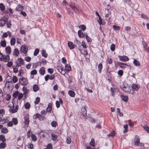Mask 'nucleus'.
<instances>
[{
	"label": "nucleus",
	"mask_w": 149,
	"mask_h": 149,
	"mask_svg": "<svg viewBox=\"0 0 149 149\" xmlns=\"http://www.w3.org/2000/svg\"><path fill=\"white\" fill-rule=\"evenodd\" d=\"M76 44H75V47L77 48L80 51L81 54L84 55H87L88 54V52L87 50L84 49V50L82 48L81 42L76 39Z\"/></svg>",
	"instance_id": "1"
},
{
	"label": "nucleus",
	"mask_w": 149,
	"mask_h": 149,
	"mask_svg": "<svg viewBox=\"0 0 149 149\" xmlns=\"http://www.w3.org/2000/svg\"><path fill=\"white\" fill-rule=\"evenodd\" d=\"M8 107L9 109V111L11 113H14L17 112L19 106L17 104L15 107V109H14L15 107L13 103L12 105L10 104L8 106Z\"/></svg>",
	"instance_id": "2"
},
{
	"label": "nucleus",
	"mask_w": 149,
	"mask_h": 149,
	"mask_svg": "<svg viewBox=\"0 0 149 149\" xmlns=\"http://www.w3.org/2000/svg\"><path fill=\"white\" fill-rule=\"evenodd\" d=\"M123 91L127 93L133 94L134 92V91L132 88V87H130L129 86H127L124 89Z\"/></svg>",
	"instance_id": "3"
},
{
	"label": "nucleus",
	"mask_w": 149,
	"mask_h": 149,
	"mask_svg": "<svg viewBox=\"0 0 149 149\" xmlns=\"http://www.w3.org/2000/svg\"><path fill=\"white\" fill-rule=\"evenodd\" d=\"M16 67L20 66L24 64V60L21 58L17 59L15 62Z\"/></svg>",
	"instance_id": "4"
},
{
	"label": "nucleus",
	"mask_w": 149,
	"mask_h": 149,
	"mask_svg": "<svg viewBox=\"0 0 149 149\" xmlns=\"http://www.w3.org/2000/svg\"><path fill=\"white\" fill-rule=\"evenodd\" d=\"M19 83L22 85H26L28 83V81L27 78H25L23 77L20 78L19 79Z\"/></svg>",
	"instance_id": "5"
},
{
	"label": "nucleus",
	"mask_w": 149,
	"mask_h": 149,
	"mask_svg": "<svg viewBox=\"0 0 149 149\" xmlns=\"http://www.w3.org/2000/svg\"><path fill=\"white\" fill-rule=\"evenodd\" d=\"M134 141L135 145L141 146H143V143H140V139L139 138V137L138 136H135Z\"/></svg>",
	"instance_id": "6"
},
{
	"label": "nucleus",
	"mask_w": 149,
	"mask_h": 149,
	"mask_svg": "<svg viewBox=\"0 0 149 149\" xmlns=\"http://www.w3.org/2000/svg\"><path fill=\"white\" fill-rule=\"evenodd\" d=\"M8 20V19L5 18V17H3L0 20V26H4Z\"/></svg>",
	"instance_id": "7"
},
{
	"label": "nucleus",
	"mask_w": 149,
	"mask_h": 149,
	"mask_svg": "<svg viewBox=\"0 0 149 149\" xmlns=\"http://www.w3.org/2000/svg\"><path fill=\"white\" fill-rule=\"evenodd\" d=\"M28 50V47L26 46H22L20 49V52L24 54H26Z\"/></svg>",
	"instance_id": "8"
},
{
	"label": "nucleus",
	"mask_w": 149,
	"mask_h": 149,
	"mask_svg": "<svg viewBox=\"0 0 149 149\" xmlns=\"http://www.w3.org/2000/svg\"><path fill=\"white\" fill-rule=\"evenodd\" d=\"M118 58L120 61H128L129 60L128 57L125 56H119Z\"/></svg>",
	"instance_id": "9"
},
{
	"label": "nucleus",
	"mask_w": 149,
	"mask_h": 149,
	"mask_svg": "<svg viewBox=\"0 0 149 149\" xmlns=\"http://www.w3.org/2000/svg\"><path fill=\"white\" fill-rule=\"evenodd\" d=\"M19 54V51L17 48H15L13 51V54L15 56H17Z\"/></svg>",
	"instance_id": "10"
},
{
	"label": "nucleus",
	"mask_w": 149,
	"mask_h": 149,
	"mask_svg": "<svg viewBox=\"0 0 149 149\" xmlns=\"http://www.w3.org/2000/svg\"><path fill=\"white\" fill-rule=\"evenodd\" d=\"M45 68L44 67H42L40 69L39 72V73L41 75H43L45 74Z\"/></svg>",
	"instance_id": "11"
},
{
	"label": "nucleus",
	"mask_w": 149,
	"mask_h": 149,
	"mask_svg": "<svg viewBox=\"0 0 149 149\" xmlns=\"http://www.w3.org/2000/svg\"><path fill=\"white\" fill-rule=\"evenodd\" d=\"M120 97L124 101L127 102L128 101V97L127 96L121 95H120Z\"/></svg>",
	"instance_id": "12"
},
{
	"label": "nucleus",
	"mask_w": 149,
	"mask_h": 149,
	"mask_svg": "<svg viewBox=\"0 0 149 149\" xmlns=\"http://www.w3.org/2000/svg\"><path fill=\"white\" fill-rule=\"evenodd\" d=\"M133 63L134 65L136 66L140 67L141 66V64L140 62L136 59H134L133 61Z\"/></svg>",
	"instance_id": "13"
},
{
	"label": "nucleus",
	"mask_w": 149,
	"mask_h": 149,
	"mask_svg": "<svg viewBox=\"0 0 149 149\" xmlns=\"http://www.w3.org/2000/svg\"><path fill=\"white\" fill-rule=\"evenodd\" d=\"M5 50L7 53V54L9 55L11 52V48L10 47V46H7L5 48Z\"/></svg>",
	"instance_id": "14"
},
{
	"label": "nucleus",
	"mask_w": 149,
	"mask_h": 149,
	"mask_svg": "<svg viewBox=\"0 0 149 149\" xmlns=\"http://www.w3.org/2000/svg\"><path fill=\"white\" fill-rule=\"evenodd\" d=\"M78 34L80 38H83L84 37V34L83 33L81 30L78 31Z\"/></svg>",
	"instance_id": "15"
},
{
	"label": "nucleus",
	"mask_w": 149,
	"mask_h": 149,
	"mask_svg": "<svg viewBox=\"0 0 149 149\" xmlns=\"http://www.w3.org/2000/svg\"><path fill=\"white\" fill-rule=\"evenodd\" d=\"M68 47L70 49H72L74 48V45L73 43L71 42H68Z\"/></svg>",
	"instance_id": "16"
},
{
	"label": "nucleus",
	"mask_w": 149,
	"mask_h": 149,
	"mask_svg": "<svg viewBox=\"0 0 149 149\" xmlns=\"http://www.w3.org/2000/svg\"><path fill=\"white\" fill-rule=\"evenodd\" d=\"M8 55H8H5L4 58L3 60V61L6 62L9 60L10 57Z\"/></svg>",
	"instance_id": "17"
},
{
	"label": "nucleus",
	"mask_w": 149,
	"mask_h": 149,
	"mask_svg": "<svg viewBox=\"0 0 149 149\" xmlns=\"http://www.w3.org/2000/svg\"><path fill=\"white\" fill-rule=\"evenodd\" d=\"M99 17L98 19H97V21L99 23V24L100 25H101V24L104 25L105 24V22H102V19H101V18L100 16H99V17Z\"/></svg>",
	"instance_id": "18"
},
{
	"label": "nucleus",
	"mask_w": 149,
	"mask_h": 149,
	"mask_svg": "<svg viewBox=\"0 0 149 149\" xmlns=\"http://www.w3.org/2000/svg\"><path fill=\"white\" fill-rule=\"evenodd\" d=\"M69 95L71 97H74L75 95V93L72 90H70L68 92Z\"/></svg>",
	"instance_id": "19"
},
{
	"label": "nucleus",
	"mask_w": 149,
	"mask_h": 149,
	"mask_svg": "<svg viewBox=\"0 0 149 149\" xmlns=\"http://www.w3.org/2000/svg\"><path fill=\"white\" fill-rule=\"evenodd\" d=\"M16 10L18 11L22 10L23 9V7L21 5H18L16 8Z\"/></svg>",
	"instance_id": "20"
},
{
	"label": "nucleus",
	"mask_w": 149,
	"mask_h": 149,
	"mask_svg": "<svg viewBox=\"0 0 149 149\" xmlns=\"http://www.w3.org/2000/svg\"><path fill=\"white\" fill-rule=\"evenodd\" d=\"M0 43L2 47H4L6 46V42L5 39L3 40H1Z\"/></svg>",
	"instance_id": "21"
},
{
	"label": "nucleus",
	"mask_w": 149,
	"mask_h": 149,
	"mask_svg": "<svg viewBox=\"0 0 149 149\" xmlns=\"http://www.w3.org/2000/svg\"><path fill=\"white\" fill-rule=\"evenodd\" d=\"M139 88V86L138 85L133 84L132 85V88L133 90H138Z\"/></svg>",
	"instance_id": "22"
},
{
	"label": "nucleus",
	"mask_w": 149,
	"mask_h": 149,
	"mask_svg": "<svg viewBox=\"0 0 149 149\" xmlns=\"http://www.w3.org/2000/svg\"><path fill=\"white\" fill-rule=\"evenodd\" d=\"M24 120L25 124L27 125V126L28 125L29 122V118L27 117H25L24 118Z\"/></svg>",
	"instance_id": "23"
},
{
	"label": "nucleus",
	"mask_w": 149,
	"mask_h": 149,
	"mask_svg": "<svg viewBox=\"0 0 149 149\" xmlns=\"http://www.w3.org/2000/svg\"><path fill=\"white\" fill-rule=\"evenodd\" d=\"M81 112L83 116H85L87 115V111L85 108H84L81 110Z\"/></svg>",
	"instance_id": "24"
},
{
	"label": "nucleus",
	"mask_w": 149,
	"mask_h": 149,
	"mask_svg": "<svg viewBox=\"0 0 149 149\" xmlns=\"http://www.w3.org/2000/svg\"><path fill=\"white\" fill-rule=\"evenodd\" d=\"M39 89V87L38 85H34L33 86V90L34 91L36 92Z\"/></svg>",
	"instance_id": "25"
},
{
	"label": "nucleus",
	"mask_w": 149,
	"mask_h": 149,
	"mask_svg": "<svg viewBox=\"0 0 149 149\" xmlns=\"http://www.w3.org/2000/svg\"><path fill=\"white\" fill-rule=\"evenodd\" d=\"M65 69L66 71H70L71 69V67L70 66L68 65L67 64L65 65Z\"/></svg>",
	"instance_id": "26"
},
{
	"label": "nucleus",
	"mask_w": 149,
	"mask_h": 149,
	"mask_svg": "<svg viewBox=\"0 0 149 149\" xmlns=\"http://www.w3.org/2000/svg\"><path fill=\"white\" fill-rule=\"evenodd\" d=\"M42 56L45 58H47V54L46 53L45 50L43 49L42 50Z\"/></svg>",
	"instance_id": "27"
},
{
	"label": "nucleus",
	"mask_w": 149,
	"mask_h": 149,
	"mask_svg": "<svg viewBox=\"0 0 149 149\" xmlns=\"http://www.w3.org/2000/svg\"><path fill=\"white\" fill-rule=\"evenodd\" d=\"M1 132L2 133H6L8 132V130L7 128L4 127L2 128Z\"/></svg>",
	"instance_id": "28"
},
{
	"label": "nucleus",
	"mask_w": 149,
	"mask_h": 149,
	"mask_svg": "<svg viewBox=\"0 0 149 149\" xmlns=\"http://www.w3.org/2000/svg\"><path fill=\"white\" fill-rule=\"evenodd\" d=\"M12 121L14 123V124L15 125H17L18 122L17 118H13Z\"/></svg>",
	"instance_id": "29"
},
{
	"label": "nucleus",
	"mask_w": 149,
	"mask_h": 149,
	"mask_svg": "<svg viewBox=\"0 0 149 149\" xmlns=\"http://www.w3.org/2000/svg\"><path fill=\"white\" fill-rule=\"evenodd\" d=\"M95 142L94 139H91V141L89 143L90 145L93 147H94L95 146Z\"/></svg>",
	"instance_id": "30"
},
{
	"label": "nucleus",
	"mask_w": 149,
	"mask_h": 149,
	"mask_svg": "<svg viewBox=\"0 0 149 149\" xmlns=\"http://www.w3.org/2000/svg\"><path fill=\"white\" fill-rule=\"evenodd\" d=\"M0 140L3 142L6 141V139L5 138V136L3 135H0Z\"/></svg>",
	"instance_id": "31"
},
{
	"label": "nucleus",
	"mask_w": 149,
	"mask_h": 149,
	"mask_svg": "<svg viewBox=\"0 0 149 149\" xmlns=\"http://www.w3.org/2000/svg\"><path fill=\"white\" fill-rule=\"evenodd\" d=\"M98 71L100 73L101 72V70L102 68V63H100L98 65Z\"/></svg>",
	"instance_id": "32"
},
{
	"label": "nucleus",
	"mask_w": 149,
	"mask_h": 149,
	"mask_svg": "<svg viewBox=\"0 0 149 149\" xmlns=\"http://www.w3.org/2000/svg\"><path fill=\"white\" fill-rule=\"evenodd\" d=\"M30 107V104L28 102L26 103L24 105V107L26 109H29Z\"/></svg>",
	"instance_id": "33"
},
{
	"label": "nucleus",
	"mask_w": 149,
	"mask_h": 149,
	"mask_svg": "<svg viewBox=\"0 0 149 149\" xmlns=\"http://www.w3.org/2000/svg\"><path fill=\"white\" fill-rule=\"evenodd\" d=\"M38 119L40 120H43L44 119L45 117L42 116L40 114H38Z\"/></svg>",
	"instance_id": "34"
},
{
	"label": "nucleus",
	"mask_w": 149,
	"mask_h": 149,
	"mask_svg": "<svg viewBox=\"0 0 149 149\" xmlns=\"http://www.w3.org/2000/svg\"><path fill=\"white\" fill-rule=\"evenodd\" d=\"M51 136L52 137V139L53 140L55 141L57 139V136L54 133H52L51 134Z\"/></svg>",
	"instance_id": "35"
},
{
	"label": "nucleus",
	"mask_w": 149,
	"mask_h": 149,
	"mask_svg": "<svg viewBox=\"0 0 149 149\" xmlns=\"http://www.w3.org/2000/svg\"><path fill=\"white\" fill-rule=\"evenodd\" d=\"M52 109V107L51 106V105L49 104L48 105V107L46 109V112H49L51 111Z\"/></svg>",
	"instance_id": "36"
},
{
	"label": "nucleus",
	"mask_w": 149,
	"mask_h": 149,
	"mask_svg": "<svg viewBox=\"0 0 149 149\" xmlns=\"http://www.w3.org/2000/svg\"><path fill=\"white\" fill-rule=\"evenodd\" d=\"M15 41L16 40L15 38H12L10 40L11 45H14L15 42Z\"/></svg>",
	"instance_id": "37"
},
{
	"label": "nucleus",
	"mask_w": 149,
	"mask_h": 149,
	"mask_svg": "<svg viewBox=\"0 0 149 149\" xmlns=\"http://www.w3.org/2000/svg\"><path fill=\"white\" fill-rule=\"evenodd\" d=\"M0 9L2 11H3L5 10V6L3 3H0Z\"/></svg>",
	"instance_id": "38"
},
{
	"label": "nucleus",
	"mask_w": 149,
	"mask_h": 149,
	"mask_svg": "<svg viewBox=\"0 0 149 149\" xmlns=\"http://www.w3.org/2000/svg\"><path fill=\"white\" fill-rule=\"evenodd\" d=\"M31 137L32 140L33 141H36L37 140L36 136L33 134H31Z\"/></svg>",
	"instance_id": "39"
},
{
	"label": "nucleus",
	"mask_w": 149,
	"mask_h": 149,
	"mask_svg": "<svg viewBox=\"0 0 149 149\" xmlns=\"http://www.w3.org/2000/svg\"><path fill=\"white\" fill-rule=\"evenodd\" d=\"M143 128L144 129L147 131V132L149 133V127H148L147 125H145L143 127Z\"/></svg>",
	"instance_id": "40"
},
{
	"label": "nucleus",
	"mask_w": 149,
	"mask_h": 149,
	"mask_svg": "<svg viewBox=\"0 0 149 149\" xmlns=\"http://www.w3.org/2000/svg\"><path fill=\"white\" fill-rule=\"evenodd\" d=\"M6 147V144L5 143L3 142L0 144V148H4Z\"/></svg>",
	"instance_id": "41"
},
{
	"label": "nucleus",
	"mask_w": 149,
	"mask_h": 149,
	"mask_svg": "<svg viewBox=\"0 0 149 149\" xmlns=\"http://www.w3.org/2000/svg\"><path fill=\"white\" fill-rule=\"evenodd\" d=\"M13 82L14 83H16L18 81L17 77L15 76H13Z\"/></svg>",
	"instance_id": "42"
},
{
	"label": "nucleus",
	"mask_w": 149,
	"mask_h": 149,
	"mask_svg": "<svg viewBox=\"0 0 149 149\" xmlns=\"http://www.w3.org/2000/svg\"><path fill=\"white\" fill-rule=\"evenodd\" d=\"M115 45L113 44L111 45L110 49L112 51H114L115 50Z\"/></svg>",
	"instance_id": "43"
},
{
	"label": "nucleus",
	"mask_w": 149,
	"mask_h": 149,
	"mask_svg": "<svg viewBox=\"0 0 149 149\" xmlns=\"http://www.w3.org/2000/svg\"><path fill=\"white\" fill-rule=\"evenodd\" d=\"M39 52V49H36L35 50L33 53V55L34 56H36L38 54Z\"/></svg>",
	"instance_id": "44"
},
{
	"label": "nucleus",
	"mask_w": 149,
	"mask_h": 149,
	"mask_svg": "<svg viewBox=\"0 0 149 149\" xmlns=\"http://www.w3.org/2000/svg\"><path fill=\"white\" fill-rule=\"evenodd\" d=\"M46 149H52V147L51 143H49L46 146Z\"/></svg>",
	"instance_id": "45"
},
{
	"label": "nucleus",
	"mask_w": 149,
	"mask_h": 149,
	"mask_svg": "<svg viewBox=\"0 0 149 149\" xmlns=\"http://www.w3.org/2000/svg\"><path fill=\"white\" fill-rule=\"evenodd\" d=\"M19 92L18 91H15L14 93L13 94V96L15 98H16L19 94Z\"/></svg>",
	"instance_id": "46"
},
{
	"label": "nucleus",
	"mask_w": 149,
	"mask_h": 149,
	"mask_svg": "<svg viewBox=\"0 0 149 149\" xmlns=\"http://www.w3.org/2000/svg\"><path fill=\"white\" fill-rule=\"evenodd\" d=\"M79 28L81 29L83 31H85L86 29V27L85 25H82L79 26Z\"/></svg>",
	"instance_id": "47"
},
{
	"label": "nucleus",
	"mask_w": 149,
	"mask_h": 149,
	"mask_svg": "<svg viewBox=\"0 0 149 149\" xmlns=\"http://www.w3.org/2000/svg\"><path fill=\"white\" fill-rule=\"evenodd\" d=\"M17 67H16V65L15 66H13L12 68L13 69V72L16 73L18 71V69L17 68Z\"/></svg>",
	"instance_id": "48"
},
{
	"label": "nucleus",
	"mask_w": 149,
	"mask_h": 149,
	"mask_svg": "<svg viewBox=\"0 0 149 149\" xmlns=\"http://www.w3.org/2000/svg\"><path fill=\"white\" fill-rule=\"evenodd\" d=\"M107 11L108 12V13L107 14H106L105 17H107L110 16L111 15V13L110 12H109V10L108 9H105V12H106Z\"/></svg>",
	"instance_id": "49"
},
{
	"label": "nucleus",
	"mask_w": 149,
	"mask_h": 149,
	"mask_svg": "<svg viewBox=\"0 0 149 149\" xmlns=\"http://www.w3.org/2000/svg\"><path fill=\"white\" fill-rule=\"evenodd\" d=\"M107 63H109V64H112V59L111 58H109L108 57L107 60Z\"/></svg>",
	"instance_id": "50"
},
{
	"label": "nucleus",
	"mask_w": 149,
	"mask_h": 149,
	"mask_svg": "<svg viewBox=\"0 0 149 149\" xmlns=\"http://www.w3.org/2000/svg\"><path fill=\"white\" fill-rule=\"evenodd\" d=\"M51 125L53 127H55L57 125V123L56 121H53L51 122Z\"/></svg>",
	"instance_id": "51"
},
{
	"label": "nucleus",
	"mask_w": 149,
	"mask_h": 149,
	"mask_svg": "<svg viewBox=\"0 0 149 149\" xmlns=\"http://www.w3.org/2000/svg\"><path fill=\"white\" fill-rule=\"evenodd\" d=\"M28 147L30 149H33V145L32 143H29Z\"/></svg>",
	"instance_id": "52"
},
{
	"label": "nucleus",
	"mask_w": 149,
	"mask_h": 149,
	"mask_svg": "<svg viewBox=\"0 0 149 149\" xmlns=\"http://www.w3.org/2000/svg\"><path fill=\"white\" fill-rule=\"evenodd\" d=\"M40 101V98L38 97H37L36 98V100L34 101V103L36 104H38Z\"/></svg>",
	"instance_id": "53"
},
{
	"label": "nucleus",
	"mask_w": 149,
	"mask_h": 149,
	"mask_svg": "<svg viewBox=\"0 0 149 149\" xmlns=\"http://www.w3.org/2000/svg\"><path fill=\"white\" fill-rule=\"evenodd\" d=\"M31 75H36L37 74V71L36 70H32L31 72Z\"/></svg>",
	"instance_id": "54"
},
{
	"label": "nucleus",
	"mask_w": 149,
	"mask_h": 149,
	"mask_svg": "<svg viewBox=\"0 0 149 149\" xmlns=\"http://www.w3.org/2000/svg\"><path fill=\"white\" fill-rule=\"evenodd\" d=\"M141 17L145 19H146L147 20L148 19V17L146 15L143 14H141Z\"/></svg>",
	"instance_id": "55"
},
{
	"label": "nucleus",
	"mask_w": 149,
	"mask_h": 149,
	"mask_svg": "<svg viewBox=\"0 0 149 149\" xmlns=\"http://www.w3.org/2000/svg\"><path fill=\"white\" fill-rule=\"evenodd\" d=\"M5 110L3 109H0V116H3V115L5 114Z\"/></svg>",
	"instance_id": "56"
},
{
	"label": "nucleus",
	"mask_w": 149,
	"mask_h": 149,
	"mask_svg": "<svg viewBox=\"0 0 149 149\" xmlns=\"http://www.w3.org/2000/svg\"><path fill=\"white\" fill-rule=\"evenodd\" d=\"M81 46H82V48H86L87 47V46L86 45L84 41L82 42V44H81Z\"/></svg>",
	"instance_id": "57"
},
{
	"label": "nucleus",
	"mask_w": 149,
	"mask_h": 149,
	"mask_svg": "<svg viewBox=\"0 0 149 149\" xmlns=\"http://www.w3.org/2000/svg\"><path fill=\"white\" fill-rule=\"evenodd\" d=\"M41 63L43 65H45L47 63L46 60L44 58H42L41 60Z\"/></svg>",
	"instance_id": "58"
},
{
	"label": "nucleus",
	"mask_w": 149,
	"mask_h": 149,
	"mask_svg": "<svg viewBox=\"0 0 149 149\" xmlns=\"http://www.w3.org/2000/svg\"><path fill=\"white\" fill-rule=\"evenodd\" d=\"M113 28L115 30H119L120 29V27L119 26H116L115 25L113 26Z\"/></svg>",
	"instance_id": "59"
},
{
	"label": "nucleus",
	"mask_w": 149,
	"mask_h": 149,
	"mask_svg": "<svg viewBox=\"0 0 149 149\" xmlns=\"http://www.w3.org/2000/svg\"><path fill=\"white\" fill-rule=\"evenodd\" d=\"M89 120L92 123H95L96 121H97V119H95L92 118H89Z\"/></svg>",
	"instance_id": "60"
},
{
	"label": "nucleus",
	"mask_w": 149,
	"mask_h": 149,
	"mask_svg": "<svg viewBox=\"0 0 149 149\" xmlns=\"http://www.w3.org/2000/svg\"><path fill=\"white\" fill-rule=\"evenodd\" d=\"M73 11L75 12L77 14H79V11L78 10V9L77 8L75 7H74V8L72 9Z\"/></svg>",
	"instance_id": "61"
},
{
	"label": "nucleus",
	"mask_w": 149,
	"mask_h": 149,
	"mask_svg": "<svg viewBox=\"0 0 149 149\" xmlns=\"http://www.w3.org/2000/svg\"><path fill=\"white\" fill-rule=\"evenodd\" d=\"M73 11L75 12L77 14H79V11L78 10V9L77 8L75 7H74V8L72 9Z\"/></svg>",
	"instance_id": "62"
},
{
	"label": "nucleus",
	"mask_w": 149,
	"mask_h": 149,
	"mask_svg": "<svg viewBox=\"0 0 149 149\" xmlns=\"http://www.w3.org/2000/svg\"><path fill=\"white\" fill-rule=\"evenodd\" d=\"M73 11L75 12L77 14H79V11L78 10V9L77 8L75 7H74V8L72 9Z\"/></svg>",
	"instance_id": "63"
},
{
	"label": "nucleus",
	"mask_w": 149,
	"mask_h": 149,
	"mask_svg": "<svg viewBox=\"0 0 149 149\" xmlns=\"http://www.w3.org/2000/svg\"><path fill=\"white\" fill-rule=\"evenodd\" d=\"M73 11L75 12L77 14H79V11L78 10V9L77 8L75 7H74V8L72 9Z\"/></svg>",
	"instance_id": "64"
}]
</instances>
